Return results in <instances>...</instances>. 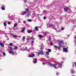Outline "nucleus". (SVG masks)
<instances>
[{
  "label": "nucleus",
  "mask_w": 76,
  "mask_h": 76,
  "mask_svg": "<svg viewBox=\"0 0 76 76\" xmlns=\"http://www.w3.org/2000/svg\"><path fill=\"white\" fill-rule=\"evenodd\" d=\"M63 51L65 53H67V48H64L63 49Z\"/></svg>",
  "instance_id": "423d86ee"
},
{
  "label": "nucleus",
  "mask_w": 76,
  "mask_h": 76,
  "mask_svg": "<svg viewBox=\"0 0 76 76\" xmlns=\"http://www.w3.org/2000/svg\"><path fill=\"white\" fill-rule=\"evenodd\" d=\"M27 21L28 22H31V20L29 19H28L27 20Z\"/></svg>",
  "instance_id": "bb28decb"
},
{
  "label": "nucleus",
  "mask_w": 76,
  "mask_h": 76,
  "mask_svg": "<svg viewBox=\"0 0 76 76\" xmlns=\"http://www.w3.org/2000/svg\"><path fill=\"white\" fill-rule=\"evenodd\" d=\"M22 41L23 42H24L25 41V36H24L22 39Z\"/></svg>",
  "instance_id": "4468645a"
},
{
  "label": "nucleus",
  "mask_w": 76,
  "mask_h": 76,
  "mask_svg": "<svg viewBox=\"0 0 76 76\" xmlns=\"http://www.w3.org/2000/svg\"><path fill=\"white\" fill-rule=\"evenodd\" d=\"M47 27H50V28H53V29H54L55 30H57V28L55 27V26L53 25L48 24H47Z\"/></svg>",
  "instance_id": "f03ea898"
},
{
  "label": "nucleus",
  "mask_w": 76,
  "mask_h": 76,
  "mask_svg": "<svg viewBox=\"0 0 76 76\" xmlns=\"http://www.w3.org/2000/svg\"><path fill=\"white\" fill-rule=\"evenodd\" d=\"M29 57H34V54H32L31 55L29 56Z\"/></svg>",
  "instance_id": "dca6fc26"
},
{
  "label": "nucleus",
  "mask_w": 76,
  "mask_h": 76,
  "mask_svg": "<svg viewBox=\"0 0 76 76\" xmlns=\"http://www.w3.org/2000/svg\"><path fill=\"white\" fill-rule=\"evenodd\" d=\"M42 63L43 64V65H44V64H44V63Z\"/></svg>",
  "instance_id": "603ef678"
},
{
  "label": "nucleus",
  "mask_w": 76,
  "mask_h": 76,
  "mask_svg": "<svg viewBox=\"0 0 76 76\" xmlns=\"http://www.w3.org/2000/svg\"><path fill=\"white\" fill-rule=\"evenodd\" d=\"M8 16H10V15H8Z\"/></svg>",
  "instance_id": "13d9d810"
},
{
  "label": "nucleus",
  "mask_w": 76,
  "mask_h": 76,
  "mask_svg": "<svg viewBox=\"0 0 76 76\" xmlns=\"http://www.w3.org/2000/svg\"><path fill=\"white\" fill-rule=\"evenodd\" d=\"M4 26H7V25H6V23L5 22L4 23Z\"/></svg>",
  "instance_id": "72a5a7b5"
},
{
  "label": "nucleus",
  "mask_w": 76,
  "mask_h": 76,
  "mask_svg": "<svg viewBox=\"0 0 76 76\" xmlns=\"http://www.w3.org/2000/svg\"><path fill=\"white\" fill-rule=\"evenodd\" d=\"M43 13H44V14H46V13H47V11H44Z\"/></svg>",
  "instance_id": "5701e85b"
},
{
  "label": "nucleus",
  "mask_w": 76,
  "mask_h": 76,
  "mask_svg": "<svg viewBox=\"0 0 76 76\" xmlns=\"http://www.w3.org/2000/svg\"><path fill=\"white\" fill-rule=\"evenodd\" d=\"M0 45L1 47H4V44L3 43H1L0 42Z\"/></svg>",
  "instance_id": "9b49d317"
},
{
  "label": "nucleus",
  "mask_w": 76,
  "mask_h": 76,
  "mask_svg": "<svg viewBox=\"0 0 76 76\" xmlns=\"http://www.w3.org/2000/svg\"><path fill=\"white\" fill-rule=\"evenodd\" d=\"M10 51L9 52L10 54H12V55H13L14 54H15V52H13L12 50H13V49H12V47H10Z\"/></svg>",
  "instance_id": "7ed1b4c3"
},
{
  "label": "nucleus",
  "mask_w": 76,
  "mask_h": 76,
  "mask_svg": "<svg viewBox=\"0 0 76 76\" xmlns=\"http://www.w3.org/2000/svg\"><path fill=\"white\" fill-rule=\"evenodd\" d=\"M75 44H76V42L75 43Z\"/></svg>",
  "instance_id": "bf43d9fd"
},
{
  "label": "nucleus",
  "mask_w": 76,
  "mask_h": 76,
  "mask_svg": "<svg viewBox=\"0 0 76 76\" xmlns=\"http://www.w3.org/2000/svg\"><path fill=\"white\" fill-rule=\"evenodd\" d=\"M47 58H50V57L49 56H47Z\"/></svg>",
  "instance_id": "de8ad7c7"
},
{
  "label": "nucleus",
  "mask_w": 76,
  "mask_h": 76,
  "mask_svg": "<svg viewBox=\"0 0 76 76\" xmlns=\"http://www.w3.org/2000/svg\"><path fill=\"white\" fill-rule=\"evenodd\" d=\"M34 41L33 40L32 41H31V43L32 44H33V43H34Z\"/></svg>",
  "instance_id": "ea45409f"
},
{
  "label": "nucleus",
  "mask_w": 76,
  "mask_h": 76,
  "mask_svg": "<svg viewBox=\"0 0 76 76\" xmlns=\"http://www.w3.org/2000/svg\"><path fill=\"white\" fill-rule=\"evenodd\" d=\"M8 25H10V22H8Z\"/></svg>",
  "instance_id": "79ce46f5"
},
{
  "label": "nucleus",
  "mask_w": 76,
  "mask_h": 76,
  "mask_svg": "<svg viewBox=\"0 0 76 76\" xmlns=\"http://www.w3.org/2000/svg\"><path fill=\"white\" fill-rule=\"evenodd\" d=\"M61 41L59 43V46L58 47V49L59 50V49H60L61 47Z\"/></svg>",
  "instance_id": "20e7f679"
},
{
  "label": "nucleus",
  "mask_w": 76,
  "mask_h": 76,
  "mask_svg": "<svg viewBox=\"0 0 76 76\" xmlns=\"http://www.w3.org/2000/svg\"><path fill=\"white\" fill-rule=\"evenodd\" d=\"M38 37H39V38H42V35H41V34H39L38 35Z\"/></svg>",
  "instance_id": "6ab92c4d"
},
{
  "label": "nucleus",
  "mask_w": 76,
  "mask_h": 76,
  "mask_svg": "<svg viewBox=\"0 0 76 76\" xmlns=\"http://www.w3.org/2000/svg\"><path fill=\"white\" fill-rule=\"evenodd\" d=\"M51 38H50V37H49V38L48 39V40L49 41H50V40H51Z\"/></svg>",
  "instance_id": "e433bc0d"
},
{
  "label": "nucleus",
  "mask_w": 76,
  "mask_h": 76,
  "mask_svg": "<svg viewBox=\"0 0 76 76\" xmlns=\"http://www.w3.org/2000/svg\"><path fill=\"white\" fill-rule=\"evenodd\" d=\"M26 12H28L29 11V9L28 8L26 9Z\"/></svg>",
  "instance_id": "473e14b6"
},
{
  "label": "nucleus",
  "mask_w": 76,
  "mask_h": 76,
  "mask_svg": "<svg viewBox=\"0 0 76 76\" xmlns=\"http://www.w3.org/2000/svg\"><path fill=\"white\" fill-rule=\"evenodd\" d=\"M10 46H13V44H12V43H10Z\"/></svg>",
  "instance_id": "2f4dec72"
},
{
  "label": "nucleus",
  "mask_w": 76,
  "mask_h": 76,
  "mask_svg": "<svg viewBox=\"0 0 76 76\" xmlns=\"http://www.w3.org/2000/svg\"><path fill=\"white\" fill-rule=\"evenodd\" d=\"M47 63H48L49 64H50V66L51 67H53L52 66H53V67L55 68V69H57V67H56V66L58 65V66L59 67H61V66H62V64H50V63L48 62H46Z\"/></svg>",
  "instance_id": "f257e3e1"
},
{
  "label": "nucleus",
  "mask_w": 76,
  "mask_h": 76,
  "mask_svg": "<svg viewBox=\"0 0 76 76\" xmlns=\"http://www.w3.org/2000/svg\"><path fill=\"white\" fill-rule=\"evenodd\" d=\"M23 0L24 1V2L25 3H26V0Z\"/></svg>",
  "instance_id": "37998d69"
},
{
  "label": "nucleus",
  "mask_w": 76,
  "mask_h": 76,
  "mask_svg": "<svg viewBox=\"0 0 76 76\" xmlns=\"http://www.w3.org/2000/svg\"><path fill=\"white\" fill-rule=\"evenodd\" d=\"M32 32V30H30V31L28 30V31H27V32L29 34L30 33H31V32Z\"/></svg>",
  "instance_id": "a211bd4d"
},
{
  "label": "nucleus",
  "mask_w": 76,
  "mask_h": 76,
  "mask_svg": "<svg viewBox=\"0 0 76 76\" xmlns=\"http://www.w3.org/2000/svg\"><path fill=\"white\" fill-rule=\"evenodd\" d=\"M33 63L34 64L37 63V59L36 58L34 59V60Z\"/></svg>",
  "instance_id": "1a4fd4ad"
},
{
  "label": "nucleus",
  "mask_w": 76,
  "mask_h": 76,
  "mask_svg": "<svg viewBox=\"0 0 76 76\" xmlns=\"http://www.w3.org/2000/svg\"><path fill=\"white\" fill-rule=\"evenodd\" d=\"M54 47L56 48V49H57V48H58V47H57L56 45H54Z\"/></svg>",
  "instance_id": "393cba45"
},
{
  "label": "nucleus",
  "mask_w": 76,
  "mask_h": 76,
  "mask_svg": "<svg viewBox=\"0 0 76 76\" xmlns=\"http://www.w3.org/2000/svg\"><path fill=\"white\" fill-rule=\"evenodd\" d=\"M0 34H3V31L1 30H0Z\"/></svg>",
  "instance_id": "cd10ccee"
},
{
  "label": "nucleus",
  "mask_w": 76,
  "mask_h": 76,
  "mask_svg": "<svg viewBox=\"0 0 76 76\" xmlns=\"http://www.w3.org/2000/svg\"><path fill=\"white\" fill-rule=\"evenodd\" d=\"M30 39H32V40H34V38H33V36L31 37Z\"/></svg>",
  "instance_id": "c85d7f7f"
},
{
  "label": "nucleus",
  "mask_w": 76,
  "mask_h": 76,
  "mask_svg": "<svg viewBox=\"0 0 76 76\" xmlns=\"http://www.w3.org/2000/svg\"><path fill=\"white\" fill-rule=\"evenodd\" d=\"M3 55L4 56H6V53L4 52H3Z\"/></svg>",
  "instance_id": "c756f323"
},
{
  "label": "nucleus",
  "mask_w": 76,
  "mask_h": 76,
  "mask_svg": "<svg viewBox=\"0 0 76 76\" xmlns=\"http://www.w3.org/2000/svg\"><path fill=\"white\" fill-rule=\"evenodd\" d=\"M18 46H16L15 47V48H14L15 50H17V49H18Z\"/></svg>",
  "instance_id": "412c9836"
},
{
  "label": "nucleus",
  "mask_w": 76,
  "mask_h": 76,
  "mask_svg": "<svg viewBox=\"0 0 76 76\" xmlns=\"http://www.w3.org/2000/svg\"><path fill=\"white\" fill-rule=\"evenodd\" d=\"M68 8H64V10L65 11V12H67L68 11Z\"/></svg>",
  "instance_id": "9d476101"
},
{
  "label": "nucleus",
  "mask_w": 76,
  "mask_h": 76,
  "mask_svg": "<svg viewBox=\"0 0 76 76\" xmlns=\"http://www.w3.org/2000/svg\"><path fill=\"white\" fill-rule=\"evenodd\" d=\"M8 40H9V39L8 38Z\"/></svg>",
  "instance_id": "864d4df0"
},
{
  "label": "nucleus",
  "mask_w": 76,
  "mask_h": 76,
  "mask_svg": "<svg viewBox=\"0 0 76 76\" xmlns=\"http://www.w3.org/2000/svg\"><path fill=\"white\" fill-rule=\"evenodd\" d=\"M8 18H9V17H8Z\"/></svg>",
  "instance_id": "4d7b16f0"
},
{
  "label": "nucleus",
  "mask_w": 76,
  "mask_h": 76,
  "mask_svg": "<svg viewBox=\"0 0 76 76\" xmlns=\"http://www.w3.org/2000/svg\"><path fill=\"white\" fill-rule=\"evenodd\" d=\"M27 51H28V52H29V49H27Z\"/></svg>",
  "instance_id": "a18cd8bd"
},
{
  "label": "nucleus",
  "mask_w": 76,
  "mask_h": 76,
  "mask_svg": "<svg viewBox=\"0 0 76 76\" xmlns=\"http://www.w3.org/2000/svg\"><path fill=\"white\" fill-rule=\"evenodd\" d=\"M5 37L6 38H7V35H5Z\"/></svg>",
  "instance_id": "3c124183"
},
{
  "label": "nucleus",
  "mask_w": 76,
  "mask_h": 76,
  "mask_svg": "<svg viewBox=\"0 0 76 76\" xmlns=\"http://www.w3.org/2000/svg\"><path fill=\"white\" fill-rule=\"evenodd\" d=\"M27 13V11H25L23 12V13H21L20 14L21 15H26V14Z\"/></svg>",
  "instance_id": "0eeeda50"
},
{
  "label": "nucleus",
  "mask_w": 76,
  "mask_h": 76,
  "mask_svg": "<svg viewBox=\"0 0 76 76\" xmlns=\"http://www.w3.org/2000/svg\"><path fill=\"white\" fill-rule=\"evenodd\" d=\"M39 54H43V55H44V52H43L42 51L41 52L38 53V56H39Z\"/></svg>",
  "instance_id": "39448f33"
},
{
  "label": "nucleus",
  "mask_w": 76,
  "mask_h": 76,
  "mask_svg": "<svg viewBox=\"0 0 76 76\" xmlns=\"http://www.w3.org/2000/svg\"><path fill=\"white\" fill-rule=\"evenodd\" d=\"M75 65V66H76V62L74 63L73 64V67H74V65Z\"/></svg>",
  "instance_id": "4be33fe9"
},
{
  "label": "nucleus",
  "mask_w": 76,
  "mask_h": 76,
  "mask_svg": "<svg viewBox=\"0 0 76 76\" xmlns=\"http://www.w3.org/2000/svg\"><path fill=\"white\" fill-rule=\"evenodd\" d=\"M64 29V28L62 27L61 28V31H63Z\"/></svg>",
  "instance_id": "58836bf2"
},
{
  "label": "nucleus",
  "mask_w": 76,
  "mask_h": 76,
  "mask_svg": "<svg viewBox=\"0 0 76 76\" xmlns=\"http://www.w3.org/2000/svg\"><path fill=\"white\" fill-rule=\"evenodd\" d=\"M44 48V45H42V44L41 45V51H42V48Z\"/></svg>",
  "instance_id": "2eb2a0df"
},
{
  "label": "nucleus",
  "mask_w": 76,
  "mask_h": 76,
  "mask_svg": "<svg viewBox=\"0 0 76 76\" xmlns=\"http://www.w3.org/2000/svg\"><path fill=\"white\" fill-rule=\"evenodd\" d=\"M48 51H49V53H50V52H51V50H50V49H48Z\"/></svg>",
  "instance_id": "a878e982"
},
{
  "label": "nucleus",
  "mask_w": 76,
  "mask_h": 76,
  "mask_svg": "<svg viewBox=\"0 0 76 76\" xmlns=\"http://www.w3.org/2000/svg\"><path fill=\"white\" fill-rule=\"evenodd\" d=\"M12 36L13 38H16V37H17V36H16V35H13Z\"/></svg>",
  "instance_id": "b1692460"
},
{
  "label": "nucleus",
  "mask_w": 76,
  "mask_h": 76,
  "mask_svg": "<svg viewBox=\"0 0 76 76\" xmlns=\"http://www.w3.org/2000/svg\"><path fill=\"white\" fill-rule=\"evenodd\" d=\"M2 34H4L5 35L7 34V33H6L5 32V31H2Z\"/></svg>",
  "instance_id": "aec40b11"
},
{
  "label": "nucleus",
  "mask_w": 76,
  "mask_h": 76,
  "mask_svg": "<svg viewBox=\"0 0 76 76\" xmlns=\"http://www.w3.org/2000/svg\"><path fill=\"white\" fill-rule=\"evenodd\" d=\"M27 47H25V50H27L28 49H27Z\"/></svg>",
  "instance_id": "49530a36"
},
{
  "label": "nucleus",
  "mask_w": 76,
  "mask_h": 76,
  "mask_svg": "<svg viewBox=\"0 0 76 76\" xmlns=\"http://www.w3.org/2000/svg\"><path fill=\"white\" fill-rule=\"evenodd\" d=\"M46 54L47 55H48V54H49V52H46Z\"/></svg>",
  "instance_id": "c9c22d12"
},
{
  "label": "nucleus",
  "mask_w": 76,
  "mask_h": 76,
  "mask_svg": "<svg viewBox=\"0 0 76 76\" xmlns=\"http://www.w3.org/2000/svg\"><path fill=\"white\" fill-rule=\"evenodd\" d=\"M18 25L17 23H16L15 24H14V27H16V26Z\"/></svg>",
  "instance_id": "7c9ffc66"
},
{
  "label": "nucleus",
  "mask_w": 76,
  "mask_h": 76,
  "mask_svg": "<svg viewBox=\"0 0 76 76\" xmlns=\"http://www.w3.org/2000/svg\"><path fill=\"white\" fill-rule=\"evenodd\" d=\"M34 31H33V32H34Z\"/></svg>",
  "instance_id": "5fc2aeb1"
},
{
  "label": "nucleus",
  "mask_w": 76,
  "mask_h": 76,
  "mask_svg": "<svg viewBox=\"0 0 76 76\" xmlns=\"http://www.w3.org/2000/svg\"><path fill=\"white\" fill-rule=\"evenodd\" d=\"M27 15H28V17H29V16H30V14H29V13H28V14H27Z\"/></svg>",
  "instance_id": "4c0bfd02"
},
{
  "label": "nucleus",
  "mask_w": 76,
  "mask_h": 76,
  "mask_svg": "<svg viewBox=\"0 0 76 76\" xmlns=\"http://www.w3.org/2000/svg\"><path fill=\"white\" fill-rule=\"evenodd\" d=\"M45 20L46 19V18H45V17H44L43 18Z\"/></svg>",
  "instance_id": "c03bdc74"
},
{
  "label": "nucleus",
  "mask_w": 76,
  "mask_h": 76,
  "mask_svg": "<svg viewBox=\"0 0 76 76\" xmlns=\"http://www.w3.org/2000/svg\"><path fill=\"white\" fill-rule=\"evenodd\" d=\"M56 75H59V73L58 72H57L56 73Z\"/></svg>",
  "instance_id": "a19ab883"
},
{
  "label": "nucleus",
  "mask_w": 76,
  "mask_h": 76,
  "mask_svg": "<svg viewBox=\"0 0 76 76\" xmlns=\"http://www.w3.org/2000/svg\"><path fill=\"white\" fill-rule=\"evenodd\" d=\"M44 34H47V33L46 32H45L44 33Z\"/></svg>",
  "instance_id": "8fccbe9b"
},
{
  "label": "nucleus",
  "mask_w": 76,
  "mask_h": 76,
  "mask_svg": "<svg viewBox=\"0 0 76 76\" xmlns=\"http://www.w3.org/2000/svg\"><path fill=\"white\" fill-rule=\"evenodd\" d=\"M1 9L3 10H5V7L4 5H2L1 7Z\"/></svg>",
  "instance_id": "6e6552de"
},
{
  "label": "nucleus",
  "mask_w": 76,
  "mask_h": 76,
  "mask_svg": "<svg viewBox=\"0 0 76 76\" xmlns=\"http://www.w3.org/2000/svg\"><path fill=\"white\" fill-rule=\"evenodd\" d=\"M30 37H28V38H30Z\"/></svg>",
  "instance_id": "6e6d98bb"
},
{
  "label": "nucleus",
  "mask_w": 76,
  "mask_h": 76,
  "mask_svg": "<svg viewBox=\"0 0 76 76\" xmlns=\"http://www.w3.org/2000/svg\"><path fill=\"white\" fill-rule=\"evenodd\" d=\"M71 73H72V74H73V73H75V71L73 70V69H72L71 70Z\"/></svg>",
  "instance_id": "f8f14e48"
},
{
  "label": "nucleus",
  "mask_w": 76,
  "mask_h": 76,
  "mask_svg": "<svg viewBox=\"0 0 76 76\" xmlns=\"http://www.w3.org/2000/svg\"><path fill=\"white\" fill-rule=\"evenodd\" d=\"M23 23H26V22L25 21H23Z\"/></svg>",
  "instance_id": "09e8293b"
},
{
  "label": "nucleus",
  "mask_w": 76,
  "mask_h": 76,
  "mask_svg": "<svg viewBox=\"0 0 76 76\" xmlns=\"http://www.w3.org/2000/svg\"><path fill=\"white\" fill-rule=\"evenodd\" d=\"M38 27H35V29L36 30V31H38L39 30H38Z\"/></svg>",
  "instance_id": "f3484780"
},
{
  "label": "nucleus",
  "mask_w": 76,
  "mask_h": 76,
  "mask_svg": "<svg viewBox=\"0 0 76 76\" xmlns=\"http://www.w3.org/2000/svg\"><path fill=\"white\" fill-rule=\"evenodd\" d=\"M25 28H23L22 29V30L21 31V32H23L25 31Z\"/></svg>",
  "instance_id": "ddd939ff"
},
{
  "label": "nucleus",
  "mask_w": 76,
  "mask_h": 76,
  "mask_svg": "<svg viewBox=\"0 0 76 76\" xmlns=\"http://www.w3.org/2000/svg\"><path fill=\"white\" fill-rule=\"evenodd\" d=\"M50 45H53V43L52 42H50Z\"/></svg>",
  "instance_id": "f704fd0d"
}]
</instances>
